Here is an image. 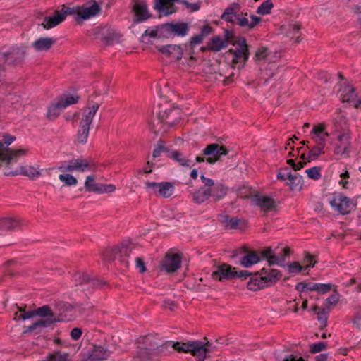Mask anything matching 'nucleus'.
Segmentation results:
<instances>
[{
	"mask_svg": "<svg viewBox=\"0 0 361 361\" xmlns=\"http://www.w3.org/2000/svg\"><path fill=\"white\" fill-rule=\"evenodd\" d=\"M274 4L271 0H267L264 1L261 5L257 8V13L260 15H267L271 12V8H273Z\"/></svg>",
	"mask_w": 361,
	"mask_h": 361,
	"instance_id": "nucleus-45",
	"label": "nucleus"
},
{
	"mask_svg": "<svg viewBox=\"0 0 361 361\" xmlns=\"http://www.w3.org/2000/svg\"><path fill=\"white\" fill-rule=\"evenodd\" d=\"M229 40V32L225 31V39H222L219 36L212 37L207 44V49L218 52L222 49L227 47Z\"/></svg>",
	"mask_w": 361,
	"mask_h": 361,
	"instance_id": "nucleus-22",
	"label": "nucleus"
},
{
	"mask_svg": "<svg viewBox=\"0 0 361 361\" xmlns=\"http://www.w3.org/2000/svg\"><path fill=\"white\" fill-rule=\"evenodd\" d=\"M245 197H250L253 205L258 207L263 212H269L276 209V202L270 197L260 195L259 193L252 194V192L248 188H243L239 192V195Z\"/></svg>",
	"mask_w": 361,
	"mask_h": 361,
	"instance_id": "nucleus-7",
	"label": "nucleus"
},
{
	"mask_svg": "<svg viewBox=\"0 0 361 361\" xmlns=\"http://www.w3.org/2000/svg\"><path fill=\"white\" fill-rule=\"evenodd\" d=\"M314 310H318V312H317V319L322 326H326L327 323V313L325 310H320L317 306H315Z\"/></svg>",
	"mask_w": 361,
	"mask_h": 361,
	"instance_id": "nucleus-49",
	"label": "nucleus"
},
{
	"mask_svg": "<svg viewBox=\"0 0 361 361\" xmlns=\"http://www.w3.org/2000/svg\"><path fill=\"white\" fill-rule=\"evenodd\" d=\"M240 49L238 51V53L235 54L236 58H239L240 56H243L244 59V61H247L249 56V51H248V47L246 43V40L245 38L243 39L242 42L240 44Z\"/></svg>",
	"mask_w": 361,
	"mask_h": 361,
	"instance_id": "nucleus-47",
	"label": "nucleus"
},
{
	"mask_svg": "<svg viewBox=\"0 0 361 361\" xmlns=\"http://www.w3.org/2000/svg\"><path fill=\"white\" fill-rule=\"evenodd\" d=\"M202 1H198L195 3H190L188 1H184V5L186 6L188 9H190V11L195 12L200 10L201 7Z\"/></svg>",
	"mask_w": 361,
	"mask_h": 361,
	"instance_id": "nucleus-59",
	"label": "nucleus"
},
{
	"mask_svg": "<svg viewBox=\"0 0 361 361\" xmlns=\"http://www.w3.org/2000/svg\"><path fill=\"white\" fill-rule=\"evenodd\" d=\"M178 114V110L169 109V111L166 110L163 113H159L158 118L161 123H164L163 125H167V128L172 127L178 123V118L176 116Z\"/></svg>",
	"mask_w": 361,
	"mask_h": 361,
	"instance_id": "nucleus-23",
	"label": "nucleus"
},
{
	"mask_svg": "<svg viewBox=\"0 0 361 361\" xmlns=\"http://www.w3.org/2000/svg\"><path fill=\"white\" fill-rule=\"evenodd\" d=\"M101 188V190L99 191V193H110L115 190L116 187L114 185L109 184V185H104L101 184V186H99Z\"/></svg>",
	"mask_w": 361,
	"mask_h": 361,
	"instance_id": "nucleus-61",
	"label": "nucleus"
},
{
	"mask_svg": "<svg viewBox=\"0 0 361 361\" xmlns=\"http://www.w3.org/2000/svg\"><path fill=\"white\" fill-rule=\"evenodd\" d=\"M268 263H269V267H271V265L277 264L281 267H285L284 264V258H281L276 255L273 254L271 255L268 259H267Z\"/></svg>",
	"mask_w": 361,
	"mask_h": 361,
	"instance_id": "nucleus-50",
	"label": "nucleus"
},
{
	"mask_svg": "<svg viewBox=\"0 0 361 361\" xmlns=\"http://www.w3.org/2000/svg\"><path fill=\"white\" fill-rule=\"evenodd\" d=\"M181 265V257L179 254L167 252L161 262V269L167 274L176 272Z\"/></svg>",
	"mask_w": 361,
	"mask_h": 361,
	"instance_id": "nucleus-15",
	"label": "nucleus"
},
{
	"mask_svg": "<svg viewBox=\"0 0 361 361\" xmlns=\"http://www.w3.org/2000/svg\"><path fill=\"white\" fill-rule=\"evenodd\" d=\"M56 42L52 37H41L35 40L32 46L37 51H48Z\"/></svg>",
	"mask_w": 361,
	"mask_h": 361,
	"instance_id": "nucleus-28",
	"label": "nucleus"
},
{
	"mask_svg": "<svg viewBox=\"0 0 361 361\" xmlns=\"http://www.w3.org/2000/svg\"><path fill=\"white\" fill-rule=\"evenodd\" d=\"M35 315L39 316L41 319L27 327L24 334L37 331V333L42 332L44 328L51 327L54 324L61 320L60 314L53 312L49 305H43L35 310Z\"/></svg>",
	"mask_w": 361,
	"mask_h": 361,
	"instance_id": "nucleus-4",
	"label": "nucleus"
},
{
	"mask_svg": "<svg viewBox=\"0 0 361 361\" xmlns=\"http://www.w3.org/2000/svg\"><path fill=\"white\" fill-rule=\"evenodd\" d=\"M247 13H241L238 16V20H237V25H238L240 27L247 30H252L257 24H259L262 19L260 17L251 15L250 18L251 21H249L247 18Z\"/></svg>",
	"mask_w": 361,
	"mask_h": 361,
	"instance_id": "nucleus-24",
	"label": "nucleus"
},
{
	"mask_svg": "<svg viewBox=\"0 0 361 361\" xmlns=\"http://www.w3.org/2000/svg\"><path fill=\"white\" fill-rule=\"evenodd\" d=\"M99 186H101V183H97L93 176H89L87 177L85 183V188L87 191L99 192V191L101 190Z\"/></svg>",
	"mask_w": 361,
	"mask_h": 361,
	"instance_id": "nucleus-40",
	"label": "nucleus"
},
{
	"mask_svg": "<svg viewBox=\"0 0 361 361\" xmlns=\"http://www.w3.org/2000/svg\"><path fill=\"white\" fill-rule=\"evenodd\" d=\"M200 178L202 181V183L204 184L203 187H206L207 188H212L214 185H215L216 183H214V180L204 177V176H201Z\"/></svg>",
	"mask_w": 361,
	"mask_h": 361,
	"instance_id": "nucleus-63",
	"label": "nucleus"
},
{
	"mask_svg": "<svg viewBox=\"0 0 361 361\" xmlns=\"http://www.w3.org/2000/svg\"><path fill=\"white\" fill-rule=\"evenodd\" d=\"M59 178L61 182L68 186L75 185L78 183L77 179L69 173L60 174Z\"/></svg>",
	"mask_w": 361,
	"mask_h": 361,
	"instance_id": "nucleus-46",
	"label": "nucleus"
},
{
	"mask_svg": "<svg viewBox=\"0 0 361 361\" xmlns=\"http://www.w3.org/2000/svg\"><path fill=\"white\" fill-rule=\"evenodd\" d=\"M241 256L240 264L248 268L260 261V256L257 251L250 250L247 247H242L235 250L231 257L233 258Z\"/></svg>",
	"mask_w": 361,
	"mask_h": 361,
	"instance_id": "nucleus-9",
	"label": "nucleus"
},
{
	"mask_svg": "<svg viewBox=\"0 0 361 361\" xmlns=\"http://www.w3.org/2000/svg\"><path fill=\"white\" fill-rule=\"evenodd\" d=\"M228 152L226 147L217 143L209 144L203 150V154L207 157L206 161L210 164L218 161L221 156L226 155Z\"/></svg>",
	"mask_w": 361,
	"mask_h": 361,
	"instance_id": "nucleus-14",
	"label": "nucleus"
},
{
	"mask_svg": "<svg viewBox=\"0 0 361 361\" xmlns=\"http://www.w3.org/2000/svg\"><path fill=\"white\" fill-rule=\"evenodd\" d=\"M326 345L327 344L326 342H319L317 343H314L310 346V351L312 353L321 352L326 349Z\"/></svg>",
	"mask_w": 361,
	"mask_h": 361,
	"instance_id": "nucleus-55",
	"label": "nucleus"
},
{
	"mask_svg": "<svg viewBox=\"0 0 361 361\" xmlns=\"http://www.w3.org/2000/svg\"><path fill=\"white\" fill-rule=\"evenodd\" d=\"M305 262L307 263V264L305 267H304L305 270L310 267H313L316 263V262L314 261V256L311 255L308 252H305Z\"/></svg>",
	"mask_w": 361,
	"mask_h": 361,
	"instance_id": "nucleus-62",
	"label": "nucleus"
},
{
	"mask_svg": "<svg viewBox=\"0 0 361 361\" xmlns=\"http://www.w3.org/2000/svg\"><path fill=\"white\" fill-rule=\"evenodd\" d=\"M204 39V38L200 34L194 35L190 38V44L191 46L200 44L202 42Z\"/></svg>",
	"mask_w": 361,
	"mask_h": 361,
	"instance_id": "nucleus-64",
	"label": "nucleus"
},
{
	"mask_svg": "<svg viewBox=\"0 0 361 361\" xmlns=\"http://www.w3.org/2000/svg\"><path fill=\"white\" fill-rule=\"evenodd\" d=\"M338 140L341 142V146L346 147V154L350 152L349 147L350 145L349 136L346 134L340 135L338 137Z\"/></svg>",
	"mask_w": 361,
	"mask_h": 361,
	"instance_id": "nucleus-52",
	"label": "nucleus"
},
{
	"mask_svg": "<svg viewBox=\"0 0 361 361\" xmlns=\"http://www.w3.org/2000/svg\"><path fill=\"white\" fill-rule=\"evenodd\" d=\"M157 49L166 56L172 57L177 61L182 59L183 54V49L180 45L168 44L166 46H157Z\"/></svg>",
	"mask_w": 361,
	"mask_h": 361,
	"instance_id": "nucleus-19",
	"label": "nucleus"
},
{
	"mask_svg": "<svg viewBox=\"0 0 361 361\" xmlns=\"http://www.w3.org/2000/svg\"><path fill=\"white\" fill-rule=\"evenodd\" d=\"M341 180L339 181V184L341 185L345 188H348V179L350 177L349 173L347 170H345L344 172L341 173L340 175Z\"/></svg>",
	"mask_w": 361,
	"mask_h": 361,
	"instance_id": "nucleus-60",
	"label": "nucleus"
},
{
	"mask_svg": "<svg viewBox=\"0 0 361 361\" xmlns=\"http://www.w3.org/2000/svg\"><path fill=\"white\" fill-rule=\"evenodd\" d=\"M16 139L15 137L11 136L10 135L4 134L2 136H0V152H16V151H22V154H17L14 157V159L11 160L12 161H16L18 158L22 155H23L25 152L24 149H15L13 150L11 149L7 148L9 145H11L13 140Z\"/></svg>",
	"mask_w": 361,
	"mask_h": 361,
	"instance_id": "nucleus-25",
	"label": "nucleus"
},
{
	"mask_svg": "<svg viewBox=\"0 0 361 361\" xmlns=\"http://www.w3.org/2000/svg\"><path fill=\"white\" fill-rule=\"evenodd\" d=\"M19 221L16 219L4 218L0 219V230L13 231L19 226Z\"/></svg>",
	"mask_w": 361,
	"mask_h": 361,
	"instance_id": "nucleus-34",
	"label": "nucleus"
},
{
	"mask_svg": "<svg viewBox=\"0 0 361 361\" xmlns=\"http://www.w3.org/2000/svg\"><path fill=\"white\" fill-rule=\"evenodd\" d=\"M169 157L179 163L181 166L191 167L192 166V161L190 159L185 158L178 151L175 150L170 153Z\"/></svg>",
	"mask_w": 361,
	"mask_h": 361,
	"instance_id": "nucleus-35",
	"label": "nucleus"
},
{
	"mask_svg": "<svg viewBox=\"0 0 361 361\" xmlns=\"http://www.w3.org/2000/svg\"><path fill=\"white\" fill-rule=\"evenodd\" d=\"M184 1L186 0H156L154 8L164 16H168L175 12L172 9L174 2L184 4Z\"/></svg>",
	"mask_w": 361,
	"mask_h": 361,
	"instance_id": "nucleus-21",
	"label": "nucleus"
},
{
	"mask_svg": "<svg viewBox=\"0 0 361 361\" xmlns=\"http://www.w3.org/2000/svg\"><path fill=\"white\" fill-rule=\"evenodd\" d=\"M333 286L334 285L332 283H317L315 291L319 294H325L329 292L332 289Z\"/></svg>",
	"mask_w": 361,
	"mask_h": 361,
	"instance_id": "nucleus-51",
	"label": "nucleus"
},
{
	"mask_svg": "<svg viewBox=\"0 0 361 361\" xmlns=\"http://www.w3.org/2000/svg\"><path fill=\"white\" fill-rule=\"evenodd\" d=\"M147 188L152 189L154 192H157L163 197H169L172 195L174 190L173 185L170 182H146Z\"/></svg>",
	"mask_w": 361,
	"mask_h": 361,
	"instance_id": "nucleus-17",
	"label": "nucleus"
},
{
	"mask_svg": "<svg viewBox=\"0 0 361 361\" xmlns=\"http://www.w3.org/2000/svg\"><path fill=\"white\" fill-rule=\"evenodd\" d=\"M78 99V96L62 94L58 98L57 101L59 102V105L61 108L65 109L71 104L77 103Z\"/></svg>",
	"mask_w": 361,
	"mask_h": 361,
	"instance_id": "nucleus-36",
	"label": "nucleus"
},
{
	"mask_svg": "<svg viewBox=\"0 0 361 361\" xmlns=\"http://www.w3.org/2000/svg\"><path fill=\"white\" fill-rule=\"evenodd\" d=\"M99 107V103L90 101L87 107L84 109L80 122V129L78 132L77 139L78 142L84 144L87 142L89 135L90 126Z\"/></svg>",
	"mask_w": 361,
	"mask_h": 361,
	"instance_id": "nucleus-5",
	"label": "nucleus"
},
{
	"mask_svg": "<svg viewBox=\"0 0 361 361\" xmlns=\"http://www.w3.org/2000/svg\"><path fill=\"white\" fill-rule=\"evenodd\" d=\"M165 38L171 37H185L188 34L190 25L185 22H172L164 24Z\"/></svg>",
	"mask_w": 361,
	"mask_h": 361,
	"instance_id": "nucleus-12",
	"label": "nucleus"
},
{
	"mask_svg": "<svg viewBox=\"0 0 361 361\" xmlns=\"http://www.w3.org/2000/svg\"><path fill=\"white\" fill-rule=\"evenodd\" d=\"M133 10L135 13L134 23H138L147 20L151 17L145 1L135 0Z\"/></svg>",
	"mask_w": 361,
	"mask_h": 361,
	"instance_id": "nucleus-18",
	"label": "nucleus"
},
{
	"mask_svg": "<svg viewBox=\"0 0 361 361\" xmlns=\"http://www.w3.org/2000/svg\"><path fill=\"white\" fill-rule=\"evenodd\" d=\"M6 175L16 176L18 174H22L28 176L30 178L36 179L40 176V172L38 168L32 166H24L20 168V170L15 171H6Z\"/></svg>",
	"mask_w": 361,
	"mask_h": 361,
	"instance_id": "nucleus-27",
	"label": "nucleus"
},
{
	"mask_svg": "<svg viewBox=\"0 0 361 361\" xmlns=\"http://www.w3.org/2000/svg\"><path fill=\"white\" fill-rule=\"evenodd\" d=\"M90 4V5L87 4L85 6L82 7L78 13V18L82 20H87L96 16L100 13L101 8L97 1H92Z\"/></svg>",
	"mask_w": 361,
	"mask_h": 361,
	"instance_id": "nucleus-20",
	"label": "nucleus"
},
{
	"mask_svg": "<svg viewBox=\"0 0 361 361\" xmlns=\"http://www.w3.org/2000/svg\"><path fill=\"white\" fill-rule=\"evenodd\" d=\"M22 154V151H16V152H0V159L3 161H5L6 164H9L11 163V160L14 159V157L17 154Z\"/></svg>",
	"mask_w": 361,
	"mask_h": 361,
	"instance_id": "nucleus-48",
	"label": "nucleus"
},
{
	"mask_svg": "<svg viewBox=\"0 0 361 361\" xmlns=\"http://www.w3.org/2000/svg\"><path fill=\"white\" fill-rule=\"evenodd\" d=\"M211 190V197L215 202L224 198L227 194L228 188L221 183H217Z\"/></svg>",
	"mask_w": 361,
	"mask_h": 361,
	"instance_id": "nucleus-31",
	"label": "nucleus"
},
{
	"mask_svg": "<svg viewBox=\"0 0 361 361\" xmlns=\"http://www.w3.org/2000/svg\"><path fill=\"white\" fill-rule=\"evenodd\" d=\"M221 221L224 224L225 227L229 229L237 228L242 221V220L238 217H229L228 215L221 216Z\"/></svg>",
	"mask_w": 361,
	"mask_h": 361,
	"instance_id": "nucleus-38",
	"label": "nucleus"
},
{
	"mask_svg": "<svg viewBox=\"0 0 361 361\" xmlns=\"http://www.w3.org/2000/svg\"><path fill=\"white\" fill-rule=\"evenodd\" d=\"M18 263L14 260H9L4 263L3 266L4 272L6 275L13 276L17 271Z\"/></svg>",
	"mask_w": 361,
	"mask_h": 361,
	"instance_id": "nucleus-41",
	"label": "nucleus"
},
{
	"mask_svg": "<svg viewBox=\"0 0 361 361\" xmlns=\"http://www.w3.org/2000/svg\"><path fill=\"white\" fill-rule=\"evenodd\" d=\"M330 204L342 214L350 213L355 207V204L352 200L341 193L334 195L332 199L330 200Z\"/></svg>",
	"mask_w": 361,
	"mask_h": 361,
	"instance_id": "nucleus-13",
	"label": "nucleus"
},
{
	"mask_svg": "<svg viewBox=\"0 0 361 361\" xmlns=\"http://www.w3.org/2000/svg\"><path fill=\"white\" fill-rule=\"evenodd\" d=\"M27 47L13 46L6 51H0V82L2 81L6 72V66H18L25 59Z\"/></svg>",
	"mask_w": 361,
	"mask_h": 361,
	"instance_id": "nucleus-3",
	"label": "nucleus"
},
{
	"mask_svg": "<svg viewBox=\"0 0 361 361\" xmlns=\"http://www.w3.org/2000/svg\"><path fill=\"white\" fill-rule=\"evenodd\" d=\"M340 295L336 292V290L334 291V293L331 295L327 299H326V303L328 305V307L329 305H335L338 303L339 301Z\"/></svg>",
	"mask_w": 361,
	"mask_h": 361,
	"instance_id": "nucleus-58",
	"label": "nucleus"
},
{
	"mask_svg": "<svg viewBox=\"0 0 361 361\" xmlns=\"http://www.w3.org/2000/svg\"><path fill=\"white\" fill-rule=\"evenodd\" d=\"M147 36H149L153 39L165 37L166 35L164 29V24L157 26L154 29H147L142 35V40H145V38Z\"/></svg>",
	"mask_w": 361,
	"mask_h": 361,
	"instance_id": "nucleus-33",
	"label": "nucleus"
},
{
	"mask_svg": "<svg viewBox=\"0 0 361 361\" xmlns=\"http://www.w3.org/2000/svg\"><path fill=\"white\" fill-rule=\"evenodd\" d=\"M300 25L297 23L290 24L288 26L287 34L290 36L293 39H295V42H298L300 37Z\"/></svg>",
	"mask_w": 361,
	"mask_h": 361,
	"instance_id": "nucleus-43",
	"label": "nucleus"
},
{
	"mask_svg": "<svg viewBox=\"0 0 361 361\" xmlns=\"http://www.w3.org/2000/svg\"><path fill=\"white\" fill-rule=\"evenodd\" d=\"M288 180L290 181L288 184L292 190H300L302 188L303 179L298 173H295L294 174H292L291 173H289Z\"/></svg>",
	"mask_w": 361,
	"mask_h": 361,
	"instance_id": "nucleus-37",
	"label": "nucleus"
},
{
	"mask_svg": "<svg viewBox=\"0 0 361 361\" xmlns=\"http://www.w3.org/2000/svg\"><path fill=\"white\" fill-rule=\"evenodd\" d=\"M18 310L21 312L18 316L19 319H27L35 315V310L25 311L23 307H18Z\"/></svg>",
	"mask_w": 361,
	"mask_h": 361,
	"instance_id": "nucleus-57",
	"label": "nucleus"
},
{
	"mask_svg": "<svg viewBox=\"0 0 361 361\" xmlns=\"http://www.w3.org/2000/svg\"><path fill=\"white\" fill-rule=\"evenodd\" d=\"M212 275L213 279L223 281L235 278L246 279L251 275V272L247 270L236 271L235 267L226 263H221L216 267V269Z\"/></svg>",
	"mask_w": 361,
	"mask_h": 361,
	"instance_id": "nucleus-6",
	"label": "nucleus"
},
{
	"mask_svg": "<svg viewBox=\"0 0 361 361\" xmlns=\"http://www.w3.org/2000/svg\"><path fill=\"white\" fill-rule=\"evenodd\" d=\"M62 109L59 105V102L56 101L48 108L47 117L49 119H54L59 115L60 111Z\"/></svg>",
	"mask_w": 361,
	"mask_h": 361,
	"instance_id": "nucleus-44",
	"label": "nucleus"
},
{
	"mask_svg": "<svg viewBox=\"0 0 361 361\" xmlns=\"http://www.w3.org/2000/svg\"><path fill=\"white\" fill-rule=\"evenodd\" d=\"M139 351L137 357L140 361H154L159 353H164V349L171 348L174 350L183 353H190L197 357L198 361H204L206 355L209 352L206 347L209 346V342L205 345L200 341L187 342H173L168 341L161 343L160 341L154 335H147L137 338Z\"/></svg>",
	"mask_w": 361,
	"mask_h": 361,
	"instance_id": "nucleus-1",
	"label": "nucleus"
},
{
	"mask_svg": "<svg viewBox=\"0 0 361 361\" xmlns=\"http://www.w3.org/2000/svg\"><path fill=\"white\" fill-rule=\"evenodd\" d=\"M67 169L68 172H73L74 171L85 172L93 171L94 169V165L90 160L80 157L68 161Z\"/></svg>",
	"mask_w": 361,
	"mask_h": 361,
	"instance_id": "nucleus-16",
	"label": "nucleus"
},
{
	"mask_svg": "<svg viewBox=\"0 0 361 361\" xmlns=\"http://www.w3.org/2000/svg\"><path fill=\"white\" fill-rule=\"evenodd\" d=\"M287 266H288V271L290 273H295V272L299 273V272H302L304 270H305V267L301 266L297 262H291V263L288 264Z\"/></svg>",
	"mask_w": 361,
	"mask_h": 361,
	"instance_id": "nucleus-54",
	"label": "nucleus"
},
{
	"mask_svg": "<svg viewBox=\"0 0 361 361\" xmlns=\"http://www.w3.org/2000/svg\"><path fill=\"white\" fill-rule=\"evenodd\" d=\"M325 145L321 142V144H316L315 146L310 148L308 146V149H310L309 154H308V161H310V160H314L318 158V157L324 153V148Z\"/></svg>",
	"mask_w": 361,
	"mask_h": 361,
	"instance_id": "nucleus-39",
	"label": "nucleus"
},
{
	"mask_svg": "<svg viewBox=\"0 0 361 361\" xmlns=\"http://www.w3.org/2000/svg\"><path fill=\"white\" fill-rule=\"evenodd\" d=\"M247 283V288L256 291L267 286L274 285L282 274L281 271L271 267H264L259 272L252 274Z\"/></svg>",
	"mask_w": 361,
	"mask_h": 361,
	"instance_id": "nucleus-2",
	"label": "nucleus"
},
{
	"mask_svg": "<svg viewBox=\"0 0 361 361\" xmlns=\"http://www.w3.org/2000/svg\"><path fill=\"white\" fill-rule=\"evenodd\" d=\"M110 352L102 346L94 347L92 353L85 361H102L109 356Z\"/></svg>",
	"mask_w": 361,
	"mask_h": 361,
	"instance_id": "nucleus-29",
	"label": "nucleus"
},
{
	"mask_svg": "<svg viewBox=\"0 0 361 361\" xmlns=\"http://www.w3.org/2000/svg\"><path fill=\"white\" fill-rule=\"evenodd\" d=\"M305 172L307 173L309 178L314 180H318L321 177L319 168L317 166L307 169Z\"/></svg>",
	"mask_w": 361,
	"mask_h": 361,
	"instance_id": "nucleus-53",
	"label": "nucleus"
},
{
	"mask_svg": "<svg viewBox=\"0 0 361 361\" xmlns=\"http://www.w3.org/2000/svg\"><path fill=\"white\" fill-rule=\"evenodd\" d=\"M329 136V133L325 131V124L320 123L314 126L311 131V137L314 140L316 144H322L326 145V138Z\"/></svg>",
	"mask_w": 361,
	"mask_h": 361,
	"instance_id": "nucleus-26",
	"label": "nucleus"
},
{
	"mask_svg": "<svg viewBox=\"0 0 361 361\" xmlns=\"http://www.w3.org/2000/svg\"><path fill=\"white\" fill-rule=\"evenodd\" d=\"M240 11V6L238 3H233L231 5H229L225 10V11L221 15V18H227L228 15H236L239 16Z\"/></svg>",
	"mask_w": 361,
	"mask_h": 361,
	"instance_id": "nucleus-42",
	"label": "nucleus"
},
{
	"mask_svg": "<svg viewBox=\"0 0 361 361\" xmlns=\"http://www.w3.org/2000/svg\"><path fill=\"white\" fill-rule=\"evenodd\" d=\"M211 197V190L206 187H201L195 191L192 195L193 201L197 204H201Z\"/></svg>",
	"mask_w": 361,
	"mask_h": 361,
	"instance_id": "nucleus-32",
	"label": "nucleus"
},
{
	"mask_svg": "<svg viewBox=\"0 0 361 361\" xmlns=\"http://www.w3.org/2000/svg\"><path fill=\"white\" fill-rule=\"evenodd\" d=\"M72 13L71 8L63 6L61 10H56L52 15L45 16L41 25L47 30L53 28L62 23L68 14Z\"/></svg>",
	"mask_w": 361,
	"mask_h": 361,
	"instance_id": "nucleus-11",
	"label": "nucleus"
},
{
	"mask_svg": "<svg viewBox=\"0 0 361 361\" xmlns=\"http://www.w3.org/2000/svg\"><path fill=\"white\" fill-rule=\"evenodd\" d=\"M269 53L268 49L262 47L257 49L255 57L257 60H264L267 58Z\"/></svg>",
	"mask_w": 361,
	"mask_h": 361,
	"instance_id": "nucleus-56",
	"label": "nucleus"
},
{
	"mask_svg": "<svg viewBox=\"0 0 361 361\" xmlns=\"http://www.w3.org/2000/svg\"><path fill=\"white\" fill-rule=\"evenodd\" d=\"M339 95L343 102L353 101L357 97L354 87L350 85H342L339 90Z\"/></svg>",
	"mask_w": 361,
	"mask_h": 361,
	"instance_id": "nucleus-30",
	"label": "nucleus"
},
{
	"mask_svg": "<svg viewBox=\"0 0 361 361\" xmlns=\"http://www.w3.org/2000/svg\"><path fill=\"white\" fill-rule=\"evenodd\" d=\"M73 278L75 286H80L83 290L97 289L101 288L105 283L104 281H102L86 272H76Z\"/></svg>",
	"mask_w": 361,
	"mask_h": 361,
	"instance_id": "nucleus-8",
	"label": "nucleus"
},
{
	"mask_svg": "<svg viewBox=\"0 0 361 361\" xmlns=\"http://www.w3.org/2000/svg\"><path fill=\"white\" fill-rule=\"evenodd\" d=\"M132 252V246L130 243H122L121 246L114 247L111 250H106L104 253V258L106 261L111 262L118 259L121 263L128 265V262L123 259L124 257H129Z\"/></svg>",
	"mask_w": 361,
	"mask_h": 361,
	"instance_id": "nucleus-10",
	"label": "nucleus"
}]
</instances>
